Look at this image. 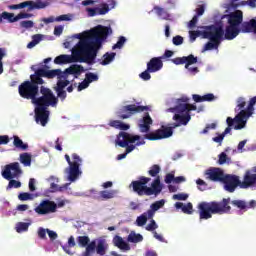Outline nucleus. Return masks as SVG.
<instances>
[{
  "label": "nucleus",
  "mask_w": 256,
  "mask_h": 256,
  "mask_svg": "<svg viewBox=\"0 0 256 256\" xmlns=\"http://www.w3.org/2000/svg\"><path fill=\"white\" fill-rule=\"evenodd\" d=\"M196 184L198 185L199 191H206L207 190V182H205L203 179L198 178L196 180Z\"/></svg>",
  "instance_id": "52"
},
{
  "label": "nucleus",
  "mask_w": 256,
  "mask_h": 256,
  "mask_svg": "<svg viewBox=\"0 0 256 256\" xmlns=\"http://www.w3.org/2000/svg\"><path fill=\"white\" fill-rule=\"evenodd\" d=\"M232 205H234V207H237L238 209H247V202L243 201V200H233Z\"/></svg>",
  "instance_id": "47"
},
{
  "label": "nucleus",
  "mask_w": 256,
  "mask_h": 256,
  "mask_svg": "<svg viewBox=\"0 0 256 256\" xmlns=\"http://www.w3.org/2000/svg\"><path fill=\"white\" fill-rule=\"evenodd\" d=\"M128 243H141L143 241V235L137 234L134 231L130 232L127 238Z\"/></svg>",
  "instance_id": "36"
},
{
  "label": "nucleus",
  "mask_w": 256,
  "mask_h": 256,
  "mask_svg": "<svg viewBox=\"0 0 256 256\" xmlns=\"http://www.w3.org/2000/svg\"><path fill=\"white\" fill-rule=\"evenodd\" d=\"M86 81L90 83H93V81H99V76L95 73L89 72L86 74Z\"/></svg>",
  "instance_id": "51"
},
{
  "label": "nucleus",
  "mask_w": 256,
  "mask_h": 256,
  "mask_svg": "<svg viewBox=\"0 0 256 256\" xmlns=\"http://www.w3.org/2000/svg\"><path fill=\"white\" fill-rule=\"evenodd\" d=\"M40 93L42 96H37L34 102L36 107H44L47 109V107H55L57 103H59V99L55 97V94H53L51 89L45 86H40Z\"/></svg>",
  "instance_id": "10"
},
{
  "label": "nucleus",
  "mask_w": 256,
  "mask_h": 256,
  "mask_svg": "<svg viewBox=\"0 0 256 256\" xmlns=\"http://www.w3.org/2000/svg\"><path fill=\"white\" fill-rule=\"evenodd\" d=\"M153 10L155 11V13L158 17H161L165 21H167V19H169V17H170L169 12H167V10H165V8H161L159 6H154Z\"/></svg>",
  "instance_id": "37"
},
{
  "label": "nucleus",
  "mask_w": 256,
  "mask_h": 256,
  "mask_svg": "<svg viewBox=\"0 0 256 256\" xmlns=\"http://www.w3.org/2000/svg\"><path fill=\"white\" fill-rule=\"evenodd\" d=\"M113 29H111V26H103L98 25L91 29L88 32H84L83 34H75L76 39H80L79 43L82 39H86V37H89L94 34V37L91 40V46L96 49V57L99 53V49L103 47V42L109 37V35H112ZM97 41H100V47L99 44H97ZM98 47V48H97Z\"/></svg>",
  "instance_id": "6"
},
{
  "label": "nucleus",
  "mask_w": 256,
  "mask_h": 256,
  "mask_svg": "<svg viewBox=\"0 0 256 256\" xmlns=\"http://www.w3.org/2000/svg\"><path fill=\"white\" fill-rule=\"evenodd\" d=\"M65 87L67 86L63 83V80L58 79L54 91H56L57 97L60 101H65V99H67V91H65Z\"/></svg>",
  "instance_id": "27"
},
{
  "label": "nucleus",
  "mask_w": 256,
  "mask_h": 256,
  "mask_svg": "<svg viewBox=\"0 0 256 256\" xmlns=\"http://www.w3.org/2000/svg\"><path fill=\"white\" fill-rule=\"evenodd\" d=\"M175 207L176 209H182L186 215L193 213V204L191 202H188L187 205H184L183 202H176Z\"/></svg>",
  "instance_id": "33"
},
{
  "label": "nucleus",
  "mask_w": 256,
  "mask_h": 256,
  "mask_svg": "<svg viewBox=\"0 0 256 256\" xmlns=\"http://www.w3.org/2000/svg\"><path fill=\"white\" fill-rule=\"evenodd\" d=\"M226 17L230 27L239 28V25H243V11L241 10H236L229 15H226Z\"/></svg>",
  "instance_id": "23"
},
{
  "label": "nucleus",
  "mask_w": 256,
  "mask_h": 256,
  "mask_svg": "<svg viewBox=\"0 0 256 256\" xmlns=\"http://www.w3.org/2000/svg\"><path fill=\"white\" fill-rule=\"evenodd\" d=\"M3 19L8 21V23H17V16H15L13 13L2 12L0 14V23H3Z\"/></svg>",
  "instance_id": "34"
},
{
  "label": "nucleus",
  "mask_w": 256,
  "mask_h": 256,
  "mask_svg": "<svg viewBox=\"0 0 256 256\" xmlns=\"http://www.w3.org/2000/svg\"><path fill=\"white\" fill-rule=\"evenodd\" d=\"M231 198H223L222 201L201 202L198 205L199 219H211L213 215H223L231 212Z\"/></svg>",
  "instance_id": "4"
},
{
  "label": "nucleus",
  "mask_w": 256,
  "mask_h": 256,
  "mask_svg": "<svg viewBox=\"0 0 256 256\" xmlns=\"http://www.w3.org/2000/svg\"><path fill=\"white\" fill-rule=\"evenodd\" d=\"M20 201H31L33 199V194L29 192H22L18 195Z\"/></svg>",
  "instance_id": "48"
},
{
  "label": "nucleus",
  "mask_w": 256,
  "mask_h": 256,
  "mask_svg": "<svg viewBox=\"0 0 256 256\" xmlns=\"http://www.w3.org/2000/svg\"><path fill=\"white\" fill-rule=\"evenodd\" d=\"M6 55L5 48H0V75L3 73V58H5Z\"/></svg>",
  "instance_id": "56"
},
{
  "label": "nucleus",
  "mask_w": 256,
  "mask_h": 256,
  "mask_svg": "<svg viewBox=\"0 0 256 256\" xmlns=\"http://www.w3.org/2000/svg\"><path fill=\"white\" fill-rule=\"evenodd\" d=\"M114 245L121 251H131L129 243L125 242L121 236H115L113 239Z\"/></svg>",
  "instance_id": "28"
},
{
  "label": "nucleus",
  "mask_w": 256,
  "mask_h": 256,
  "mask_svg": "<svg viewBox=\"0 0 256 256\" xmlns=\"http://www.w3.org/2000/svg\"><path fill=\"white\" fill-rule=\"evenodd\" d=\"M203 39H208V41H216L222 43L223 35H225V29L221 24H211L208 26H203Z\"/></svg>",
  "instance_id": "11"
},
{
  "label": "nucleus",
  "mask_w": 256,
  "mask_h": 256,
  "mask_svg": "<svg viewBox=\"0 0 256 256\" xmlns=\"http://www.w3.org/2000/svg\"><path fill=\"white\" fill-rule=\"evenodd\" d=\"M147 69L150 73H157V71H161L163 69V61L161 57L151 58L147 63Z\"/></svg>",
  "instance_id": "25"
},
{
  "label": "nucleus",
  "mask_w": 256,
  "mask_h": 256,
  "mask_svg": "<svg viewBox=\"0 0 256 256\" xmlns=\"http://www.w3.org/2000/svg\"><path fill=\"white\" fill-rule=\"evenodd\" d=\"M151 125H153V119L146 112L143 118L139 121V130L140 133H146L144 135V139L148 141H161V139H169V137L173 136V129L176 127H181V124L173 123L172 126H161L160 129H157L153 132L151 131Z\"/></svg>",
  "instance_id": "3"
},
{
  "label": "nucleus",
  "mask_w": 256,
  "mask_h": 256,
  "mask_svg": "<svg viewBox=\"0 0 256 256\" xmlns=\"http://www.w3.org/2000/svg\"><path fill=\"white\" fill-rule=\"evenodd\" d=\"M109 13V5L103 4L101 8H98V15H107Z\"/></svg>",
  "instance_id": "58"
},
{
  "label": "nucleus",
  "mask_w": 256,
  "mask_h": 256,
  "mask_svg": "<svg viewBox=\"0 0 256 256\" xmlns=\"http://www.w3.org/2000/svg\"><path fill=\"white\" fill-rule=\"evenodd\" d=\"M85 72V68L79 64H73L70 67L66 68L65 71H61L58 73V79H69V75H74L76 78L81 73Z\"/></svg>",
  "instance_id": "19"
},
{
  "label": "nucleus",
  "mask_w": 256,
  "mask_h": 256,
  "mask_svg": "<svg viewBox=\"0 0 256 256\" xmlns=\"http://www.w3.org/2000/svg\"><path fill=\"white\" fill-rule=\"evenodd\" d=\"M255 105H256V96L250 99L249 104L245 110H241L235 116V121L238 123V125L234 127L236 131L245 129V125H247V119H249V117L253 115V111H255Z\"/></svg>",
  "instance_id": "12"
},
{
  "label": "nucleus",
  "mask_w": 256,
  "mask_h": 256,
  "mask_svg": "<svg viewBox=\"0 0 256 256\" xmlns=\"http://www.w3.org/2000/svg\"><path fill=\"white\" fill-rule=\"evenodd\" d=\"M163 205H165V200L162 199V200L156 201L151 205V209H149V211H153V216H154L155 211H159V209H161Z\"/></svg>",
  "instance_id": "46"
},
{
  "label": "nucleus",
  "mask_w": 256,
  "mask_h": 256,
  "mask_svg": "<svg viewBox=\"0 0 256 256\" xmlns=\"http://www.w3.org/2000/svg\"><path fill=\"white\" fill-rule=\"evenodd\" d=\"M159 173H161V167L157 164L152 165L148 171V175L156 178L152 181L151 186H147L151 181L150 177L140 176L138 180H134L130 183V189H132L134 193H137L139 197H151V195L157 197L161 194V191H163V184H161Z\"/></svg>",
  "instance_id": "2"
},
{
  "label": "nucleus",
  "mask_w": 256,
  "mask_h": 256,
  "mask_svg": "<svg viewBox=\"0 0 256 256\" xmlns=\"http://www.w3.org/2000/svg\"><path fill=\"white\" fill-rule=\"evenodd\" d=\"M117 193V190H102L100 195L94 196V199L96 201H109V199H115Z\"/></svg>",
  "instance_id": "26"
},
{
  "label": "nucleus",
  "mask_w": 256,
  "mask_h": 256,
  "mask_svg": "<svg viewBox=\"0 0 256 256\" xmlns=\"http://www.w3.org/2000/svg\"><path fill=\"white\" fill-rule=\"evenodd\" d=\"M145 139L139 135H132L127 132H120L117 136L116 143L119 147L125 148V153L129 155L132 151H135V147H141L145 145Z\"/></svg>",
  "instance_id": "7"
},
{
  "label": "nucleus",
  "mask_w": 256,
  "mask_h": 256,
  "mask_svg": "<svg viewBox=\"0 0 256 256\" xmlns=\"http://www.w3.org/2000/svg\"><path fill=\"white\" fill-rule=\"evenodd\" d=\"M48 2H33V1H25L20 4H13L9 6V9L12 11H15L17 9H25V7H28V11H33V9H45V7H48Z\"/></svg>",
  "instance_id": "17"
},
{
  "label": "nucleus",
  "mask_w": 256,
  "mask_h": 256,
  "mask_svg": "<svg viewBox=\"0 0 256 256\" xmlns=\"http://www.w3.org/2000/svg\"><path fill=\"white\" fill-rule=\"evenodd\" d=\"M95 34H90L86 38L80 40L76 44V49L73 50L72 56L61 54L54 59L55 65H67L68 63H87L88 65H95L97 59V49L101 46V42L96 40L97 49L91 44L93 43Z\"/></svg>",
  "instance_id": "1"
},
{
  "label": "nucleus",
  "mask_w": 256,
  "mask_h": 256,
  "mask_svg": "<svg viewBox=\"0 0 256 256\" xmlns=\"http://www.w3.org/2000/svg\"><path fill=\"white\" fill-rule=\"evenodd\" d=\"M151 71H149V68H147L144 72L139 74L140 79H142L143 81H149V79H151Z\"/></svg>",
  "instance_id": "54"
},
{
  "label": "nucleus",
  "mask_w": 256,
  "mask_h": 256,
  "mask_svg": "<svg viewBox=\"0 0 256 256\" xmlns=\"http://www.w3.org/2000/svg\"><path fill=\"white\" fill-rule=\"evenodd\" d=\"M38 237L40 239H47V229L40 227L38 229Z\"/></svg>",
  "instance_id": "64"
},
{
  "label": "nucleus",
  "mask_w": 256,
  "mask_h": 256,
  "mask_svg": "<svg viewBox=\"0 0 256 256\" xmlns=\"http://www.w3.org/2000/svg\"><path fill=\"white\" fill-rule=\"evenodd\" d=\"M218 163L219 165H225L227 163V154L225 152L219 154Z\"/></svg>",
  "instance_id": "61"
},
{
  "label": "nucleus",
  "mask_w": 256,
  "mask_h": 256,
  "mask_svg": "<svg viewBox=\"0 0 256 256\" xmlns=\"http://www.w3.org/2000/svg\"><path fill=\"white\" fill-rule=\"evenodd\" d=\"M20 163H22L24 167H31V154L29 153L20 154Z\"/></svg>",
  "instance_id": "40"
},
{
  "label": "nucleus",
  "mask_w": 256,
  "mask_h": 256,
  "mask_svg": "<svg viewBox=\"0 0 256 256\" xmlns=\"http://www.w3.org/2000/svg\"><path fill=\"white\" fill-rule=\"evenodd\" d=\"M19 187H21V182L20 181H17V180H13V178L12 179H10V181H9V183H8V186H7V190H9V189H19Z\"/></svg>",
  "instance_id": "50"
},
{
  "label": "nucleus",
  "mask_w": 256,
  "mask_h": 256,
  "mask_svg": "<svg viewBox=\"0 0 256 256\" xmlns=\"http://www.w3.org/2000/svg\"><path fill=\"white\" fill-rule=\"evenodd\" d=\"M115 52H107L103 55V61L101 62V65H109V63H111V61H113V59H115Z\"/></svg>",
  "instance_id": "43"
},
{
  "label": "nucleus",
  "mask_w": 256,
  "mask_h": 256,
  "mask_svg": "<svg viewBox=\"0 0 256 256\" xmlns=\"http://www.w3.org/2000/svg\"><path fill=\"white\" fill-rule=\"evenodd\" d=\"M173 45L179 46L183 45V36L177 35L172 39Z\"/></svg>",
  "instance_id": "60"
},
{
  "label": "nucleus",
  "mask_w": 256,
  "mask_h": 256,
  "mask_svg": "<svg viewBox=\"0 0 256 256\" xmlns=\"http://www.w3.org/2000/svg\"><path fill=\"white\" fill-rule=\"evenodd\" d=\"M38 215H49V213L57 212V203L51 200H43L35 209Z\"/></svg>",
  "instance_id": "18"
},
{
  "label": "nucleus",
  "mask_w": 256,
  "mask_h": 256,
  "mask_svg": "<svg viewBox=\"0 0 256 256\" xmlns=\"http://www.w3.org/2000/svg\"><path fill=\"white\" fill-rule=\"evenodd\" d=\"M174 65H185V56L172 59Z\"/></svg>",
  "instance_id": "63"
},
{
  "label": "nucleus",
  "mask_w": 256,
  "mask_h": 256,
  "mask_svg": "<svg viewBox=\"0 0 256 256\" xmlns=\"http://www.w3.org/2000/svg\"><path fill=\"white\" fill-rule=\"evenodd\" d=\"M247 105V102L245 101V98L240 97L237 100V106L235 108V113H239V111H244L245 106Z\"/></svg>",
  "instance_id": "44"
},
{
  "label": "nucleus",
  "mask_w": 256,
  "mask_h": 256,
  "mask_svg": "<svg viewBox=\"0 0 256 256\" xmlns=\"http://www.w3.org/2000/svg\"><path fill=\"white\" fill-rule=\"evenodd\" d=\"M108 125L114 129H120V131H129L131 127L129 124H125L120 120H110Z\"/></svg>",
  "instance_id": "31"
},
{
  "label": "nucleus",
  "mask_w": 256,
  "mask_h": 256,
  "mask_svg": "<svg viewBox=\"0 0 256 256\" xmlns=\"http://www.w3.org/2000/svg\"><path fill=\"white\" fill-rule=\"evenodd\" d=\"M65 159L69 165L65 169V173L68 175V181L73 183L77 181V179H79V176L81 175V170L79 169V167H81V163H83V160L81 159V157H79V155L75 153L72 154L73 161H71V157L69 156V154L65 155Z\"/></svg>",
  "instance_id": "9"
},
{
  "label": "nucleus",
  "mask_w": 256,
  "mask_h": 256,
  "mask_svg": "<svg viewBox=\"0 0 256 256\" xmlns=\"http://www.w3.org/2000/svg\"><path fill=\"white\" fill-rule=\"evenodd\" d=\"M219 45H221V42L209 40V42L204 45L203 51H213V49H219Z\"/></svg>",
  "instance_id": "39"
},
{
  "label": "nucleus",
  "mask_w": 256,
  "mask_h": 256,
  "mask_svg": "<svg viewBox=\"0 0 256 256\" xmlns=\"http://www.w3.org/2000/svg\"><path fill=\"white\" fill-rule=\"evenodd\" d=\"M13 145L16 149H20L21 151H27L29 149V144L23 143V140H21L19 136H14Z\"/></svg>",
  "instance_id": "35"
},
{
  "label": "nucleus",
  "mask_w": 256,
  "mask_h": 256,
  "mask_svg": "<svg viewBox=\"0 0 256 256\" xmlns=\"http://www.w3.org/2000/svg\"><path fill=\"white\" fill-rule=\"evenodd\" d=\"M147 219H153V210H148L147 212H144L142 215L137 217L136 223L138 227H143L146 225Z\"/></svg>",
  "instance_id": "29"
},
{
  "label": "nucleus",
  "mask_w": 256,
  "mask_h": 256,
  "mask_svg": "<svg viewBox=\"0 0 256 256\" xmlns=\"http://www.w3.org/2000/svg\"><path fill=\"white\" fill-rule=\"evenodd\" d=\"M241 33V28L235 26H226L223 35V41H233Z\"/></svg>",
  "instance_id": "24"
},
{
  "label": "nucleus",
  "mask_w": 256,
  "mask_h": 256,
  "mask_svg": "<svg viewBox=\"0 0 256 256\" xmlns=\"http://www.w3.org/2000/svg\"><path fill=\"white\" fill-rule=\"evenodd\" d=\"M206 176V179H209L210 181H214V183L223 181V178L225 177V172L221 168L213 167L210 169H207L204 173Z\"/></svg>",
  "instance_id": "21"
},
{
  "label": "nucleus",
  "mask_w": 256,
  "mask_h": 256,
  "mask_svg": "<svg viewBox=\"0 0 256 256\" xmlns=\"http://www.w3.org/2000/svg\"><path fill=\"white\" fill-rule=\"evenodd\" d=\"M35 120L36 123H40L42 127H45L49 123V111L45 107L36 106L35 108Z\"/></svg>",
  "instance_id": "22"
},
{
  "label": "nucleus",
  "mask_w": 256,
  "mask_h": 256,
  "mask_svg": "<svg viewBox=\"0 0 256 256\" xmlns=\"http://www.w3.org/2000/svg\"><path fill=\"white\" fill-rule=\"evenodd\" d=\"M185 58V69H189L190 65H195L197 63L198 59L193 54H190L188 56H184Z\"/></svg>",
  "instance_id": "42"
},
{
  "label": "nucleus",
  "mask_w": 256,
  "mask_h": 256,
  "mask_svg": "<svg viewBox=\"0 0 256 256\" xmlns=\"http://www.w3.org/2000/svg\"><path fill=\"white\" fill-rule=\"evenodd\" d=\"M39 89H41V85L37 84L33 79H30L19 85L18 93L22 99H28L34 105L37 97H39Z\"/></svg>",
  "instance_id": "8"
},
{
  "label": "nucleus",
  "mask_w": 256,
  "mask_h": 256,
  "mask_svg": "<svg viewBox=\"0 0 256 256\" xmlns=\"http://www.w3.org/2000/svg\"><path fill=\"white\" fill-rule=\"evenodd\" d=\"M29 230V223L27 222H18L16 224V231L17 233H23Z\"/></svg>",
  "instance_id": "45"
},
{
  "label": "nucleus",
  "mask_w": 256,
  "mask_h": 256,
  "mask_svg": "<svg viewBox=\"0 0 256 256\" xmlns=\"http://www.w3.org/2000/svg\"><path fill=\"white\" fill-rule=\"evenodd\" d=\"M229 133H231V126H228L222 134L213 137L212 140L214 141V143H219L221 145V143H223V139H225V136L229 135Z\"/></svg>",
  "instance_id": "38"
},
{
  "label": "nucleus",
  "mask_w": 256,
  "mask_h": 256,
  "mask_svg": "<svg viewBox=\"0 0 256 256\" xmlns=\"http://www.w3.org/2000/svg\"><path fill=\"white\" fill-rule=\"evenodd\" d=\"M76 241L79 247H87L90 244L91 239L89 238V236H78L76 238Z\"/></svg>",
  "instance_id": "41"
},
{
  "label": "nucleus",
  "mask_w": 256,
  "mask_h": 256,
  "mask_svg": "<svg viewBox=\"0 0 256 256\" xmlns=\"http://www.w3.org/2000/svg\"><path fill=\"white\" fill-rule=\"evenodd\" d=\"M192 99L193 101H195V103H203L205 101L211 102V101H215V95L213 93H208L203 96L194 94L192 95Z\"/></svg>",
  "instance_id": "30"
},
{
  "label": "nucleus",
  "mask_w": 256,
  "mask_h": 256,
  "mask_svg": "<svg viewBox=\"0 0 256 256\" xmlns=\"http://www.w3.org/2000/svg\"><path fill=\"white\" fill-rule=\"evenodd\" d=\"M34 25L35 23H33V21L31 20H24L20 22V27H22L23 29H31Z\"/></svg>",
  "instance_id": "55"
},
{
  "label": "nucleus",
  "mask_w": 256,
  "mask_h": 256,
  "mask_svg": "<svg viewBox=\"0 0 256 256\" xmlns=\"http://www.w3.org/2000/svg\"><path fill=\"white\" fill-rule=\"evenodd\" d=\"M222 183H224V189L225 191H228V193H235V189L238 187H240V189L256 187V173L253 174L249 170L246 171L242 182L237 175H224Z\"/></svg>",
  "instance_id": "5"
},
{
  "label": "nucleus",
  "mask_w": 256,
  "mask_h": 256,
  "mask_svg": "<svg viewBox=\"0 0 256 256\" xmlns=\"http://www.w3.org/2000/svg\"><path fill=\"white\" fill-rule=\"evenodd\" d=\"M95 252L101 256L105 255V245L103 242H99L98 245L95 241L90 242L80 256H93Z\"/></svg>",
  "instance_id": "20"
},
{
  "label": "nucleus",
  "mask_w": 256,
  "mask_h": 256,
  "mask_svg": "<svg viewBox=\"0 0 256 256\" xmlns=\"http://www.w3.org/2000/svg\"><path fill=\"white\" fill-rule=\"evenodd\" d=\"M173 120L177 121L180 125H187L191 121V114L186 113L184 115L181 114H175L173 116Z\"/></svg>",
  "instance_id": "32"
},
{
  "label": "nucleus",
  "mask_w": 256,
  "mask_h": 256,
  "mask_svg": "<svg viewBox=\"0 0 256 256\" xmlns=\"http://www.w3.org/2000/svg\"><path fill=\"white\" fill-rule=\"evenodd\" d=\"M59 73H61V69H54V70H47L44 68L37 69L34 74L30 75V79L37 83L38 85H45V80H43V77H46V79H59Z\"/></svg>",
  "instance_id": "13"
},
{
  "label": "nucleus",
  "mask_w": 256,
  "mask_h": 256,
  "mask_svg": "<svg viewBox=\"0 0 256 256\" xmlns=\"http://www.w3.org/2000/svg\"><path fill=\"white\" fill-rule=\"evenodd\" d=\"M170 113H189L190 111H197V106L189 104V98L182 97L178 99V104L174 108H169Z\"/></svg>",
  "instance_id": "16"
},
{
  "label": "nucleus",
  "mask_w": 256,
  "mask_h": 256,
  "mask_svg": "<svg viewBox=\"0 0 256 256\" xmlns=\"http://www.w3.org/2000/svg\"><path fill=\"white\" fill-rule=\"evenodd\" d=\"M190 39L191 41H195L197 37H202L203 39V30H197V31H190Z\"/></svg>",
  "instance_id": "53"
},
{
  "label": "nucleus",
  "mask_w": 256,
  "mask_h": 256,
  "mask_svg": "<svg viewBox=\"0 0 256 256\" xmlns=\"http://www.w3.org/2000/svg\"><path fill=\"white\" fill-rule=\"evenodd\" d=\"M22 174L23 170H21L19 162H13L5 166V169L2 172V177L4 179H7V181H11V179H15V177H20Z\"/></svg>",
  "instance_id": "15"
},
{
  "label": "nucleus",
  "mask_w": 256,
  "mask_h": 256,
  "mask_svg": "<svg viewBox=\"0 0 256 256\" xmlns=\"http://www.w3.org/2000/svg\"><path fill=\"white\" fill-rule=\"evenodd\" d=\"M143 111H149V106H139L137 104H129L123 106L121 111L117 112L118 119H129L132 115L137 113H143Z\"/></svg>",
  "instance_id": "14"
},
{
  "label": "nucleus",
  "mask_w": 256,
  "mask_h": 256,
  "mask_svg": "<svg viewBox=\"0 0 256 256\" xmlns=\"http://www.w3.org/2000/svg\"><path fill=\"white\" fill-rule=\"evenodd\" d=\"M126 41L127 38H125V36H120L117 43L113 45L112 49H122Z\"/></svg>",
  "instance_id": "49"
},
{
  "label": "nucleus",
  "mask_w": 256,
  "mask_h": 256,
  "mask_svg": "<svg viewBox=\"0 0 256 256\" xmlns=\"http://www.w3.org/2000/svg\"><path fill=\"white\" fill-rule=\"evenodd\" d=\"M195 11H196L197 17H201V15L205 13V5L204 4L198 5Z\"/></svg>",
  "instance_id": "62"
},
{
  "label": "nucleus",
  "mask_w": 256,
  "mask_h": 256,
  "mask_svg": "<svg viewBox=\"0 0 256 256\" xmlns=\"http://www.w3.org/2000/svg\"><path fill=\"white\" fill-rule=\"evenodd\" d=\"M173 199H175L176 201H187V199H189V195L183 193L174 194Z\"/></svg>",
  "instance_id": "57"
},
{
  "label": "nucleus",
  "mask_w": 256,
  "mask_h": 256,
  "mask_svg": "<svg viewBox=\"0 0 256 256\" xmlns=\"http://www.w3.org/2000/svg\"><path fill=\"white\" fill-rule=\"evenodd\" d=\"M159 226L155 220H151L150 223L146 226V231H155Z\"/></svg>",
  "instance_id": "59"
}]
</instances>
